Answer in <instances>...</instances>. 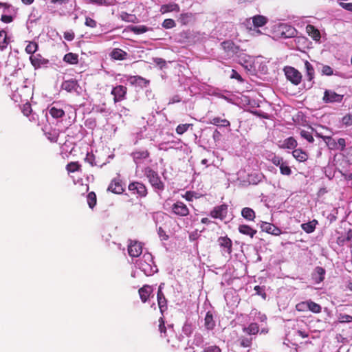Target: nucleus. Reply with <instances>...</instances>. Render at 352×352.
Listing matches in <instances>:
<instances>
[{
  "label": "nucleus",
  "mask_w": 352,
  "mask_h": 352,
  "mask_svg": "<svg viewBox=\"0 0 352 352\" xmlns=\"http://www.w3.org/2000/svg\"><path fill=\"white\" fill-rule=\"evenodd\" d=\"M64 38L67 41H71L74 38V33L73 32H65L64 33Z\"/></svg>",
  "instance_id": "obj_60"
},
{
  "label": "nucleus",
  "mask_w": 352,
  "mask_h": 352,
  "mask_svg": "<svg viewBox=\"0 0 352 352\" xmlns=\"http://www.w3.org/2000/svg\"><path fill=\"white\" fill-rule=\"evenodd\" d=\"M63 60L69 64H77L78 62V56L76 54L68 53L64 56Z\"/></svg>",
  "instance_id": "obj_31"
},
{
  "label": "nucleus",
  "mask_w": 352,
  "mask_h": 352,
  "mask_svg": "<svg viewBox=\"0 0 352 352\" xmlns=\"http://www.w3.org/2000/svg\"><path fill=\"white\" fill-rule=\"evenodd\" d=\"M77 83L74 80H66L62 85V88L68 92L76 89Z\"/></svg>",
  "instance_id": "obj_33"
},
{
  "label": "nucleus",
  "mask_w": 352,
  "mask_h": 352,
  "mask_svg": "<svg viewBox=\"0 0 352 352\" xmlns=\"http://www.w3.org/2000/svg\"><path fill=\"white\" fill-rule=\"evenodd\" d=\"M230 78H235V79H237L240 82H242L243 81V79L241 78V76L239 74L238 72H236L235 70L232 69V74L230 76Z\"/></svg>",
  "instance_id": "obj_63"
},
{
  "label": "nucleus",
  "mask_w": 352,
  "mask_h": 352,
  "mask_svg": "<svg viewBox=\"0 0 352 352\" xmlns=\"http://www.w3.org/2000/svg\"><path fill=\"white\" fill-rule=\"evenodd\" d=\"M322 73L324 75L331 76L333 73V69L328 65H324L322 68Z\"/></svg>",
  "instance_id": "obj_55"
},
{
  "label": "nucleus",
  "mask_w": 352,
  "mask_h": 352,
  "mask_svg": "<svg viewBox=\"0 0 352 352\" xmlns=\"http://www.w3.org/2000/svg\"><path fill=\"white\" fill-rule=\"evenodd\" d=\"M128 252L131 257H138L142 252V245L137 241L130 240L128 244Z\"/></svg>",
  "instance_id": "obj_7"
},
{
  "label": "nucleus",
  "mask_w": 352,
  "mask_h": 352,
  "mask_svg": "<svg viewBox=\"0 0 352 352\" xmlns=\"http://www.w3.org/2000/svg\"><path fill=\"white\" fill-rule=\"evenodd\" d=\"M285 76L288 80L295 85H298L301 82V74L292 67H285L284 68Z\"/></svg>",
  "instance_id": "obj_5"
},
{
  "label": "nucleus",
  "mask_w": 352,
  "mask_h": 352,
  "mask_svg": "<svg viewBox=\"0 0 352 352\" xmlns=\"http://www.w3.org/2000/svg\"><path fill=\"white\" fill-rule=\"evenodd\" d=\"M50 114L54 118H59L64 116L65 112L60 108H57L56 107H52L49 109Z\"/></svg>",
  "instance_id": "obj_32"
},
{
  "label": "nucleus",
  "mask_w": 352,
  "mask_h": 352,
  "mask_svg": "<svg viewBox=\"0 0 352 352\" xmlns=\"http://www.w3.org/2000/svg\"><path fill=\"white\" fill-rule=\"evenodd\" d=\"M133 159L134 161L137 163V161L138 160L141 159H146L148 157V153L146 151H136L133 153Z\"/></svg>",
  "instance_id": "obj_37"
},
{
  "label": "nucleus",
  "mask_w": 352,
  "mask_h": 352,
  "mask_svg": "<svg viewBox=\"0 0 352 352\" xmlns=\"http://www.w3.org/2000/svg\"><path fill=\"white\" fill-rule=\"evenodd\" d=\"M176 23L173 19H165L162 23L163 28L166 29H170L175 27Z\"/></svg>",
  "instance_id": "obj_46"
},
{
  "label": "nucleus",
  "mask_w": 352,
  "mask_h": 352,
  "mask_svg": "<svg viewBox=\"0 0 352 352\" xmlns=\"http://www.w3.org/2000/svg\"><path fill=\"white\" fill-rule=\"evenodd\" d=\"M221 349L216 345H211L205 347L204 352H221Z\"/></svg>",
  "instance_id": "obj_54"
},
{
  "label": "nucleus",
  "mask_w": 352,
  "mask_h": 352,
  "mask_svg": "<svg viewBox=\"0 0 352 352\" xmlns=\"http://www.w3.org/2000/svg\"><path fill=\"white\" fill-rule=\"evenodd\" d=\"M241 215L243 218L249 221H253L255 218V212L250 208H244L241 211Z\"/></svg>",
  "instance_id": "obj_27"
},
{
  "label": "nucleus",
  "mask_w": 352,
  "mask_h": 352,
  "mask_svg": "<svg viewBox=\"0 0 352 352\" xmlns=\"http://www.w3.org/2000/svg\"><path fill=\"white\" fill-rule=\"evenodd\" d=\"M228 212V206L225 204L221 205L214 208L210 215L213 218L223 219L226 217Z\"/></svg>",
  "instance_id": "obj_13"
},
{
  "label": "nucleus",
  "mask_w": 352,
  "mask_h": 352,
  "mask_svg": "<svg viewBox=\"0 0 352 352\" xmlns=\"http://www.w3.org/2000/svg\"><path fill=\"white\" fill-rule=\"evenodd\" d=\"M306 32L309 36H311L314 41H318L320 39V33L318 29H316L312 25H307L306 27Z\"/></svg>",
  "instance_id": "obj_19"
},
{
  "label": "nucleus",
  "mask_w": 352,
  "mask_h": 352,
  "mask_svg": "<svg viewBox=\"0 0 352 352\" xmlns=\"http://www.w3.org/2000/svg\"><path fill=\"white\" fill-rule=\"evenodd\" d=\"M259 328L256 323L252 322L248 327H244L243 331L249 335H255L258 332Z\"/></svg>",
  "instance_id": "obj_30"
},
{
  "label": "nucleus",
  "mask_w": 352,
  "mask_h": 352,
  "mask_svg": "<svg viewBox=\"0 0 352 352\" xmlns=\"http://www.w3.org/2000/svg\"><path fill=\"white\" fill-rule=\"evenodd\" d=\"M111 56L115 60H124L127 56V53L121 49H114L111 53Z\"/></svg>",
  "instance_id": "obj_23"
},
{
  "label": "nucleus",
  "mask_w": 352,
  "mask_h": 352,
  "mask_svg": "<svg viewBox=\"0 0 352 352\" xmlns=\"http://www.w3.org/2000/svg\"><path fill=\"white\" fill-rule=\"evenodd\" d=\"M32 95V89L28 86H23L21 89H16L12 94V100L16 102H25L23 105L22 111L24 116H29L32 113L30 104L28 102V98Z\"/></svg>",
  "instance_id": "obj_1"
},
{
  "label": "nucleus",
  "mask_w": 352,
  "mask_h": 352,
  "mask_svg": "<svg viewBox=\"0 0 352 352\" xmlns=\"http://www.w3.org/2000/svg\"><path fill=\"white\" fill-rule=\"evenodd\" d=\"M270 160L276 166H280L283 163V158L275 155H272V158L270 159Z\"/></svg>",
  "instance_id": "obj_53"
},
{
  "label": "nucleus",
  "mask_w": 352,
  "mask_h": 352,
  "mask_svg": "<svg viewBox=\"0 0 352 352\" xmlns=\"http://www.w3.org/2000/svg\"><path fill=\"white\" fill-rule=\"evenodd\" d=\"M129 190L133 191L134 193L145 197L147 194L146 186L140 182H133L129 185Z\"/></svg>",
  "instance_id": "obj_9"
},
{
  "label": "nucleus",
  "mask_w": 352,
  "mask_h": 352,
  "mask_svg": "<svg viewBox=\"0 0 352 352\" xmlns=\"http://www.w3.org/2000/svg\"><path fill=\"white\" fill-rule=\"evenodd\" d=\"M157 232H158L160 237H161L162 240L168 239V235H166V234L165 233V232L161 227H160L158 228Z\"/></svg>",
  "instance_id": "obj_62"
},
{
  "label": "nucleus",
  "mask_w": 352,
  "mask_h": 352,
  "mask_svg": "<svg viewBox=\"0 0 352 352\" xmlns=\"http://www.w3.org/2000/svg\"><path fill=\"white\" fill-rule=\"evenodd\" d=\"M120 18L122 20L127 21V22H133L134 19V16L129 14L126 12H122L120 14Z\"/></svg>",
  "instance_id": "obj_51"
},
{
  "label": "nucleus",
  "mask_w": 352,
  "mask_h": 352,
  "mask_svg": "<svg viewBox=\"0 0 352 352\" xmlns=\"http://www.w3.org/2000/svg\"><path fill=\"white\" fill-rule=\"evenodd\" d=\"M131 31L135 34H140L147 32L148 28L144 25L132 26Z\"/></svg>",
  "instance_id": "obj_43"
},
{
  "label": "nucleus",
  "mask_w": 352,
  "mask_h": 352,
  "mask_svg": "<svg viewBox=\"0 0 352 352\" xmlns=\"http://www.w3.org/2000/svg\"><path fill=\"white\" fill-rule=\"evenodd\" d=\"M342 98H343L342 95L338 94L333 91L326 90L324 91L323 100L325 102H341Z\"/></svg>",
  "instance_id": "obj_11"
},
{
  "label": "nucleus",
  "mask_w": 352,
  "mask_h": 352,
  "mask_svg": "<svg viewBox=\"0 0 352 352\" xmlns=\"http://www.w3.org/2000/svg\"><path fill=\"white\" fill-rule=\"evenodd\" d=\"M191 126L190 124H179L176 128V132L179 135L184 133L188 128Z\"/></svg>",
  "instance_id": "obj_44"
},
{
  "label": "nucleus",
  "mask_w": 352,
  "mask_h": 352,
  "mask_svg": "<svg viewBox=\"0 0 352 352\" xmlns=\"http://www.w3.org/2000/svg\"><path fill=\"white\" fill-rule=\"evenodd\" d=\"M338 320L340 322H350L352 321V316L344 314H340L338 316Z\"/></svg>",
  "instance_id": "obj_48"
},
{
  "label": "nucleus",
  "mask_w": 352,
  "mask_h": 352,
  "mask_svg": "<svg viewBox=\"0 0 352 352\" xmlns=\"http://www.w3.org/2000/svg\"><path fill=\"white\" fill-rule=\"evenodd\" d=\"M144 174L148 178L151 185L157 193H160L164 190V184L155 171L148 167L145 168Z\"/></svg>",
  "instance_id": "obj_3"
},
{
  "label": "nucleus",
  "mask_w": 352,
  "mask_h": 352,
  "mask_svg": "<svg viewBox=\"0 0 352 352\" xmlns=\"http://www.w3.org/2000/svg\"><path fill=\"white\" fill-rule=\"evenodd\" d=\"M219 244L222 248L223 254H230L232 252V241L227 236H221L218 240Z\"/></svg>",
  "instance_id": "obj_10"
},
{
  "label": "nucleus",
  "mask_w": 352,
  "mask_h": 352,
  "mask_svg": "<svg viewBox=\"0 0 352 352\" xmlns=\"http://www.w3.org/2000/svg\"><path fill=\"white\" fill-rule=\"evenodd\" d=\"M87 204L90 208H93L96 204V196L93 192H89L87 197Z\"/></svg>",
  "instance_id": "obj_40"
},
{
  "label": "nucleus",
  "mask_w": 352,
  "mask_h": 352,
  "mask_svg": "<svg viewBox=\"0 0 352 352\" xmlns=\"http://www.w3.org/2000/svg\"><path fill=\"white\" fill-rule=\"evenodd\" d=\"M183 197L188 201H192L194 199L197 198L196 194L192 192H186Z\"/></svg>",
  "instance_id": "obj_56"
},
{
  "label": "nucleus",
  "mask_w": 352,
  "mask_h": 352,
  "mask_svg": "<svg viewBox=\"0 0 352 352\" xmlns=\"http://www.w3.org/2000/svg\"><path fill=\"white\" fill-rule=\"evenodd\" d=\"M239 231L240 233L253 237L256 233V230L252 229L251 227L247 225H241L239 227Z\"/></svg>",
  "instance_id": "obj_24"
},
{
  "label": "nucleus",
  "mask_w": 352,
  "mask_h": 352,
  "mask_svg": "<svg viewBox=\"0 0 352 352\" xmlns=\"http://www.w3.org/2000/svg\"><path fill=\"white\" fill-rule=\"evenodd\" d=\"M297 146L296 140L289 137L285 139L281 144H279V147L281 148L294 149Z\"/></svg>",
  "instance_id": "obj_21"
},
{
  "label": "nucleus",
  "mask_w": 352,
  "mask_h": 352,
  "mask_svg": "<svg viewBox=\"0 0 352 352\" xmlns=\"http://www.w3.org/2000/svg\"><path fill=\"white\" fill-rule=\"evenodd\" d=\"M30 60L35 68H38L48 63V60L43 58L40 54L31 55Z\"/></svg>",
  "instance_id": "obj_15"
},
{
  "label": "nucleus",
  "mask_w": 352,
  "mask_h": 352,
  "mask_svg": "<svg viewBox=\"0 0 352 352\" xmlns=\"http://www.w3.org/2000/svg\"><path fill=\"white\" fill-rule=\"evenodd\" d=\"M180 8L178 4L175 3H170L168 4L162 5L160 8V12L165 14L170 12H179Z\"/></svg>",
  "instance_id": "obj_18"
},
{
  "label": "nucleus",
  "mask_w": 352,
  "mask_h": 352,
  "mask_svg": "<svg viewBox=\"0 0 352 352\" xmlns=\"http://www.w3.org/2000/svg\"><path fill=\"white\" fill-rule=\"evenodd\" d=\"M157 302L161 313L166 309V299L162 292H157Z\"/></svg>",
  "instance_id": "obj_25"
},
{
  "label": "nucleus",
  "mask_w": 352,
  "mask_h": 352,
  "mask_svg": "<svg viewBox=\"0 0 352 352\" xmlns=\"http://www.w3.org/2000/svg\"><path fill=\"white\" fill-rule=\"evenodd\" d=\"M108 190L116 194H120L123 192L124 188L120 181L119 179H114L109 186Z\"/></svg>",
  "instance_id": "obj_16"
},
{
  "label": "nucleus",
  "mask_w": 352,
  "mask_h": 352,
  "mask_svg": "<svg viewBox=\"0 0 352 352\" xmlns=\"http://www.w3.org/2000/svg\"><path fill=\"white\" fill-rule=\"evenodd\" d=\"M280 170L281 174L285 175H289L292 173L290 168L283 163L280 166Z\"/></svg>",
  "instance_id": "obj_52"
},
{
  "label": "nucleus",
  "mask_w": 352,
  "mask_h": 352,
  "mask_svg": "<svg viewBox=\"0 0 352 352\" xmlns=\"http://www.w3.org/2000/svg\"><path fill=\"white\" fill-rule=\"evenodd\" d=\"M66 168L69 173H74L79 170L80 165L78 162H71L67 165Z\"/></svg>",
  "instance_id": "obj_45"
},
{
  "label": "nucleus",
  "mask_w": 352,
  "mask_h": 352,
  "mask_svg": "<svg viewBox=\"0 0 352 352\" xmlns=\"http://www.w3.org/2000/svg\"><path fill=\"white\" fill-rule=\"evenodd\" d=\"M159 330L160 331L161 333H165L166 332V328H165V326H164V321L163 320L162 318H160V320H159Z\"/></svg>",
  "instance_id": "obj_61"
},
{
  "label": "nucleus",
  "mask_w": 352,
  "mask_h": 352,
  "mask_svg": "<svg viewBox=\"0 0 352 352\" xmlns=\"http://www.w3.org/2000/svg\"><path fill=\"white\" fill-rule=\"evenodd\" d=\"M247 28L249 30L250 34L252 36L256 37L261 34H265L261 30L260 28H256L253 26H247Z\"/></svg>",
  "instance_id": "obj_39"
},
{
  "label": "nucleus",
  "mask_w": 352,
  "mask_h": 352,
  "mask_svg": "<svg viewBox=\"0 0 352 352\" xmlns=\"http://www.w3.org/2000/svg\"><path fill=\"white\" fill-rule=\"evenodd\" d=\"M136 265L146 276H151L157 271V267L153 265V256L150 253H144L137 261Z\"/></svg>",
  "instance_id": "obj_2"
},
{
  "label": "nucleus",
  "mask_w": 352,
  "mask_h": 352,
  "mask_svg": "<svg viewBox=\"0 0 352 352\" xmlns=\"http://www.w3.org/2000/svg\"><path fill=\"white\" fill-rule=\"evenodd\" d=\"M252 340L250 338H242L241 340V345L243 347H248L250 346Z\"/></svg>",
  "instance_id": "obj_59"
},
{
  "label": "nucleus",
  "mask_w": 352,
  "mask_h": 352,
  "mask_svg": "<svg viewBox=\"0 0 352 352\" xmlns=\"http://www.w3.org/2000/svg\"><path fill=\"white\" fill-rule=\"evenodd\" d=\"M116 0H88V2L97 6H109L116 3Z\"/></svg>",
  "instance_id": "obj_34"
},
{
  "label": "nucleus",
  "mask_w": 352,
  "mask_h": 352,
  "mask_svg": "<svg viewBox=\"0 0 352 352\" xmlns=\"http://www.w3.org/2000/svg\"><path fill=\"white\" fill-rule=\"evenodd\" d=\"M38 45L34 42H29L25 47V52L28 54L33 55V54L37 50Z\"/></svg>",
  "instance_id": "obj_41"
},
{
  "label": "nucleus",
  "mask_w": 352,
  "mask_h": 352,
  "mask_svg": "<svg viewBox=\"0 0 352 352\" xmlns=\"http://www.w3.org/2000/svg\"><path fill=\"white\" fill-rule=\"evenodd\" d=\"M294 157L299 162H305L307 160V154L301 149H295L292 152Z\"/></svg>",
  "instance_id": "obj_26"
},
{
  "label": "nucleus",
  "mask_w": 352,
  "mask_h": 352,
  "mask_svg": "<svg viewBox=\"0 0 352 352\" xmlns=\"http://www.w3.org/2000/svg\"><path fill=\"white\" fill-rule=\"evenodd\" d=\"M85 24L91 28H96L97 25L96 21L89 17H86Z\"/></svg>",
  "instance_id": "obj_57"
},
{
  "label": "nucleus",
  "mask_w": 352,
  "mask_h": 352,
  "mask_svg": "<svg viewBox=\"0 0 352 352\" xmlns=\"http://www.w3.org/2000/svg\"><path fill=\"white\" fill-rule=\"evenodd\" d=\"M321 307L320 305L311 301L309 300L308 305V310L312 311L313 313H320L321 311Z\"/></svg>",
  "instance_id": "obj_38"
},
{
  "label": "nucleus",
  "mask_w": 352,
  "mask_h": 352,
  "mask_svg": "<svg viewBox=\"0 0 352 352\" xmlns=\"http://www.w3.org/2000/svg\"><path fill=\"white\" fill-rule=\"evenodd\" d=\"M276 32L277 35L281 38H292L297 34V31L294 28L287 24H280L278 25Z\"/></svg>",
  "instance_id": "obj_4"
},
{
  "label": "nucleus",
  "mask_w": 352,
  "mask_h": 352,
  "mask_svg": "<svg viewBox=\"0 0 352 352\" xmlns=\"http://www.w3.org/2000/svg\"><path fill=\"white\" fill-rule=\"evenodd\" d=\"M8 45L7 33L4 30L0 31V49L3 50Z\"/></svg>",
  "instance_id": "obj_36"
},
{
  "label": "nucleus",
  "mask_w": 352,
  "mask_h": 352,
  "mask_svg": "<svg viewBox=\"0 0 352 352\" xmlns=\"http://www.w3.org/2000/svg\"><path fill=\"white\" fill-rule=\"evenodd\" d=\"M261 228L263 231H265L269 234H272L275 236H278L281 234V231L278 228L276 227L275 226L270 223L262 222Z\"/></svg>",
  "instance_id": "obj_14"
},
{
  "label": "nucleus",
  "mask_w": 352,
  "mask_h": 352,
  "mask_svg": "<svg viewBox=\"0 0 352 352\" xmlns=\"http://www.w3.org/2000/svg\"><path fill=\"white\" fill-rule=\"evenodd\" d=\"M153 292V287L146 285L139 289V294L143 302H145Z\"/></svg>",
  "instance_id": "obj_17"
},
{
  "label": "nucleus",
  "mask_w": 352,
  "mask_h": 352,
  "mask_svg": "<svg viewBox=\"0 0 352 352\" xmlns=\"http://www.w3.org/2000/svg\"><path fill=\"white\" fill-rule=\"evenodd\" d=\"M318 224V221L316 219H314L311 221H309L307 223H302L301 225L302 229L307 233H312L316 228V225Z\"/></svg>",
  "instance_id": "obj_22"
},
{
  "label": "nucleus",
  "mask_w": 352,
  "mask_h": 352,
  "mask_svg": "<svg viewBox=\"0 0 352 352\" xmlns=\"http://www.w3.org/2000/svg\"><path fill=\"white\" fill-rule=\"evenodd\" d=\"M342 122L345 126L352 125V115L346 114L342 119Z\"/></svg>",
  "instance_id": "obj_50"
},
{
  "label": "nucleus",
  "mask_w": 352,
  "mask_h": 352,
  "mask_svg": "<svg viewBox=\"0 0 352 352\" xmlns=\"http://www.w3.org/2000/svg\"><path fill=\"white\" fill-rule=\"evenodd\" d=\"M300 135L301 137L307 140L309 142H313L314 140L312 135L308 131L304 130L301 131Z\"/></svg>",
  "instance_id": "obj_49"
},
{
  "label": "nucleus",
  "mask_w": 352,
  "mask_h": 352,
  "mask_svg": "<svg viewBox=\"0 0 352 352\" xmlns=\"http://www.w3.org/2000/svg\"><path fill=\"white\" fill-rule=\"evenodd\" d=\"M205 327L208 330H212L215 326V322L212 314L208 312L205 317Z\"/></svg>",
  "instance_id": "obj_29"
},
{
  "label": "nucleus",
  "mask_w": 352,
  "mask_h": 352,
  "mask_svg": "<svg viewBox=\"0 0 352 352\" xmlns=\"http://www.w3.org/2000/svg\"><path fill=\"white\" fill-rule=\"evenodd\" d=\"M308 305H309V300L305 301V302H301L298 303L296 305V309L298 311H305L308 310Z\"/></svg>",
  "instance_id": "obj_47"
},
{
  "label": "nucleus",
  "mask_w": 352,
  "mask_h": 352,
  "mask_svg": "<svg viewBox=\"0 0 352 352\" xmlns=\"http://www.w3.org/2000/svg\"><path fill=\"white\" fill-rule=\"evenodd\" d=\"M340 6L348 11L352 12V3H340Z\"/></svg>",
  "instance_id": "obj_58"
},
{
  "label": "nucleus",
  "mask_w": 352,
  "mask_h": 352,
  "mask_svg": "<svg viewBox=\"0 0 352 352\" xmlns=\"http://www.w3.org/2000/svg\"><path fill=\"white\" fill-rule=\"evenodd\" d=\"M209 123L216 126H229L230 123L226 119H221L219 117H215L210 120Z\"/></svg>",
  "instance_id": "obj_28"
},
{
  "label": "nucleus",
  "mask_w": 352,
  "mask_h": 352,
  "mask_svg": "<svg viewBox=\"0 0 352 352\" xmlns=\"http://www.w3.org/2000/svg\"><path fill=\"white\" fill-rule=\"evenodd\" d=\"M325 270L321 267H317L312 275V278L316 283L322 282L324 278Z\"/></svg>",
  "instance_id": "obj_20"
},
{
  "label": "nucleus",
  "mask_w": 352,
  "mask_h": 352,
  "mask_svg": "<svg viewBox=\"0 0 352 352\" xmlns=\"http://www.w3.org/2000/svg\"><path fill=\"white\" fill-rule=\"evenodd\" d=\"M172 211L175 214L181 217H186L189 214L188 207L181 201H177L173 205Z\"/></svg>",
  "instance_id": "obj_8"
},
{
  "label": "nucleus",
  "mask_w": 352,
  "mask_h": 352,
  "mask_svg": "<svg viewBox=\"0 0 352 352\" xmlns=\"http://www.w3.org/2000/svg\"><path fill=\"white\" fill-rule=\"evenodd\" d=\"M190 13H182L179 15L178 21L183 25L187 24L191 18Z\"/></svg>",
  "instance_id": "obj_42"
},
{
  "label": "nucleus",
  "mask_w": 352,
  "mask_h": 352,
  "mask_svg": "<svg viewBox=\"0 0 352 352\" xmlns=\"http://www.w3.org/2000/svg\"><path fill=\"white\" fill-rule=\"evenodd\" d=\"M305 67L306 69V71H307V79L311 81L314 77V67L312 66V65L308 62L307 60H306L305 62Z\"/></svg>",
  "instance_id": "obj_35"
},
{
  "label": "nucleus",
  "mask_w": 352,
  "mask_h": 352,
  "mask_svg": "<svg viewBox=\"0 0 352 352\" xmlns=\"http://www.w3.org/2000/svg\"><path fill=\"white\" fill-rule=\"evenodd\" d=\"M268 19L263 15H255L252 18L247 19L246 26H253L256 28H262L267 24Z\"/></svg>",
  "instance_id": "obj_6"
},
{
  "label": "nucleus",
  "mask_w": 352,
  "mask_h": 352,
  "mask_svg": "<svg viewBox=\"0 0 352 352\" xmlns=\"http://www.w3.org/2000/svg\"><path fill=\"white\" fill-rule=\"evenodd\" d=\"M85 161L87 162L89 164H90L92 166L95 165L94 161V155H91V154H87L86 157H85Z\"/></svg>",
  "instance_id": "obj_64"
},
{
  "label": "nucleus",
  "mask_w": 352,
  "mask_h": 352,
  "mask_svg": "<svg viewBox=\"0 0 352 352\" xmlns=\"http://www.w3.org/2000/svg\"><path fill=\"white\" fill-rule=\"evenodd\" d=\"M111 94L114 96V101L116 102L122 100L126 94V87L122 85H118L114 87Z\"/></svg>",
  "instance_id": "obj_12"
}]
</instances>
